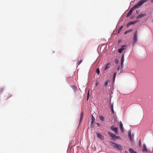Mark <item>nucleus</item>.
Segmentation results:
<instances>
[{
	"instance_id": "1",
	"label": "nucleus",
	"mask_w": 153,
	"mask_h": 153,
	"mask_svg": "<svg viewBox=\"0 0 153 153\" xmlns=\"http://www.w3.org/2000/svg\"><path fill=\"white\" fill-rule=\"evenodd\" d=\"M111 143L112 144L111 146L115 149L120 151H122L123 149L122 146L120 145L117 144L113 142H111Z\"/></svg>"
},
{
	"instance_id": "2",
	"label": "nucleus",
	"mask_w": 153,
	"mask_h": 153,
	"mask_svg": "<svg viewBox=\"0 0 153 153\" xmlns=\"http://www.w3.org/2000/svg\"><path fill=\"white\" fill-rule=\"evenodd\" d=\"M137 8V7L136 5H134L133 7H132V8L130 10L129 12L127 14L126 17H129L132 14L133 11L135 10V9Z\"/></svg>"
},
{
	"instance_id": "3",
	"label": "nucleus",
	"mask_w": 153,
	"mask_h": 153,
	"mask_svg": "<svg viewBox=\"0 0 153 153\" xmlns=\"http://www.w3.org/2000/svg\"><path fill=\"white\" fill-rule=\"evenodd\" d=\"M137 41V31L136 30L134 35V37L133 39L132 44L133 45Z\"/></svg>"
},
{
	"instance_id": "4",
	"label": "nucleus",
	"mask_w": 153,
	"mask_h": 153,
	"mask_svg": "<svg viewBox=\"0 0 153 153\" xmlns=\"http://www.w3.org/2000/svg\"><path fill=\"white\" fill-rule=\"evenodd\" d=\"M148 0H140L137 4L135 5L137 7V8L140 6H141L143 3L146 2Z\"/></svg>"
},
{
	"instance_id": "5",
	"label": "nucleus",
	"mask_w": 153,
	"mask_h": 153,
	"mask_svg": "<svg viewBox=\"0 0 153 153\" xmlns=\"http://www.w3.org/2000/svg\"><path fill=\"white\" fill-rule=\"evenodd\" d=\"M108 134L111 137V139L112 140L115 139L116 136L114 134L112 133L110 131L108 132Z\"/></svg>"
},
{
	"instance_id": "6",
	"label": "nucleus",
	"mask_w": 153,
	"mask_h": 153,
	"mask_svg": "<svg viewBox=\"0 0 153 153\" xmlns=\"http://www.w3.org/2000/svg\"><path fill=\"white\" fill-rule=\"evenodd\" d=\"M128 136L130 140L131 141L132 140V137H133V135H131V131L130 130L128 131Z\"/></svg>"
},
{
	"instance_id": "7",
	"label": "nucleus",
	"mask_w": 153,
	"mask_h": 153,
	"mask_svg": "<svg viewBox=\"0 0 153 153\" xmlns=\"http://www.w3.org/2000/svg\"><path fill=\"white\" fill-rule=\"evenodd\" d=\"M146 16L145 13H140L137 17V19H140Z\"/></svg>"
},
{
	"instance_id": "8",
	"label": "nucleus",
	"mask_w": 153,
	"mask_h": 153,
	"mask_svg": "<svg viewBox=\"0 0 153 153\" xmlns=\"http://www.w3.org/2000/svg\"><path fill=\"white\" fill-rule=\"evenodd\" d=\"M137 21H134L132 22H130L128 23L126 25V27H128L130 25H131V24H134L136 23H137Z\"/></svg>"
},
{
	"instance_id": "9",
	"label": "nucleus",
	"mask_w": 153,
	"mask_h": 153,
	"mask_svg": "<svg viewBox=\"0 0 153 153\" xmlns=\"http://www.w3.org/2000/svg\"><path fill=\"white\" fill-rule=\"evenodd\" d=\"M142 151L143 152L147 151V149L146 145L144 143L143 144V148L142 149Z\"/></svg>"
},
{
	"instance_id": "10",
	"label": "nucleus",
	"mask_w": 153,
	"mask_h": 153,
	"mask_svg": "<svg viewBox=\"0 0 153 153\" xmlns=\"http://www.w3.org/2000/svg\"><path fill=\"white\" fill-rule=\"evenodd\" d=\"M97 137L103 140L104 138V137H103L101 134L99 133H97Z\"/></svg>"
},
{
	"instance_id": "11",
	"label": "nucleus",
	"mask_w": 153,
	"mask_h": 153,
	"mask_svg": "<svg viewBox=\"0 0 153 153\" xmlns=\"http://www.w3.org/2000/svg\"><path fill=\"white\" fill-rule=\"evenodd\" d=\"M111 128L115 132H117L118 131V128L116 127H114V126H112L111 127Z\"/></svg>"
},
{
	"instance_id": "12",
	"label": "nucleus",
	"mask_w": 153,
	"mask_h": 153,
	"mask_svg": "<svg viewBox=\"0 0 153 153\" xmlns=\"http://www.w3.org/2000/svg\"><path fill=\"white\" fill-rule=\"evenodd\" d=\"M83 111H82L81 112L80 114V122H81L82 120L83 117Z\"/></svg>"
},
{
	"instance_id": "13",
	"label": "nucleus",
	"mask_w": 153,
	"mask_h": 153,
	"mask_svg": "<svg viewBox=\"0 0 153 153\" xmlns=\"http://www.w3.org/2000/svg\"><path fill=\"white\" fill-rule=\"evenodd\" d=\"M120 130L121 131H123V123L122 122L120 121Z\"/></svg>"
},
{
	"instance_id": "14",
	"label": "nucleus",
	"mask_w": 153,
	"mask_h": 153,
	"mask_svg": "<svg viewBox=\"0 0 153 153\" xmlns=\"http://www.w3.org/2000/svg\"><path fill=\"white\" fill-rule=\"evenodd\" d=\"M124 55H123L122 57H121V67H122V66H123V63L124 62Z\"/></svg>"
},
{
	"instance_id": "15",
	"label": "nucleus",
	"mask_w": 153,
	"mask_h": 153,
	"mask_svg": "<svg viewBox=\"0 0 153 153\" xmlns=\"http://www.w3.org/2000/svg\"><path fill=\"white\" fill-rule=\"evenodd\" d=\"M110 64L109 63L106 64L105 70H106V69H108L110 67Z\"/></svg>"
},
{
	"instance_id": "16",
	"label": "nucleus",
	"mask_w": 153,
	"mask_h": 153,
	"mask_svg": "<svg viewBox=\"0 0 153 153\" xmlns=\"http://www.w3.org/2000/svg\"><path fill=\"white\" fill-rule=\"evenodd\" d=\"M72 88L74 90V91H76L77 90V87L75 85H72Z\"/></svg>"
},
{
	"instance_id": "17",
	"label": "nucleus",
	"mask_w": 153,
	"mask_h": 153,
	"mask_svg": "<svg viewBox=\"0 0 153 153\" xmlns=\"http://www.w3.org/2000/svg\"><path fill=\"white\" fill-rule=\"evenodd\" d=\"M126 45H123L121 46V49H122L123 51L124 50H126Z\"/></svg>"
},
{
	"instance_id": "18",
	"label": "nucleus",
	"mask_w": 153,
	"mask_h": 153,
	"mask_svg": "<svg viewBox=\"0 0 153 153\" xmlns=\"http://www.w3.org/2000/svg\"><path fill=\"white\" fill-rule=\"evenodd\" d=\"M99 118L100 120L102 121H103L105 119L104 117L102 116H100L99 117Z\"/></svg>"
},
{
	"instance_id": "19",
	"label": "nucleus",
	"mask_w": 153,
	"mask_h": 153,
	"mask_svg": "<svg viewBox=\"0 0 153 153\" xmlns=\"http://www.w3.org/2000/svg\"><path fill=\"white\" fill-rule=\"evenodd\" d=\"M132 31V30L131 29H130L129 30H127L124 33V34H126L127 33H129V32H131Z\"/></svg>"
},
{
	"instance_id": "20",
	"label": "nucleus",
	"mask_w": 153,
	"mask_h": 153,
	"mask_svg": "<svg viewBox=\"0 0 153 153\" xmlns=\"http://www.w3.org/2000/svg\"><path fill=\"white\" fill-rule=\"evenodd\" d=\"M95 120V118L92 115L91 116V123L92 124Z\"/></svg>"
},
{
	"instance_id": "21",
	"label": "nucleus",
	"mask_w": 153,
	"mask_h": 153,
	"mask_svg": "<svg viewBox=\"0 0 153 153\" xmlns=\"http://www.w3.org/2000/svg\"><path fill=\"white\" fill-rule=\"evenodd\" d=\"M116 74H117V73H116V72H115L114 73V74H113V81H114V80H115V77H116Z\"/></svg>"
},
{
	"instance_id": "22",
	"label": "nucleus",
	"mask_w": 153,
	"mask_h": 153,
	"mask_svg": "<svg viewBox=\"0 0 153 153\" xmlns=\"http://www.w3.org/2000/svg\"><path fill=\"white\" fill-rule=\"evenodd\" d=\"M123 27V26H121L119 28V30L118 32V33H119L122 30V29Z\"/></svg>"
},
{
	"instance_id": "23",
	"label": "nucleus",
	"mask_w": 153,
	"mask_h": 153,
	"mask_svg": "<svg viewBox=\"0 0 153 153\" xmlns=\"http://www.w3.org/2000/svg\"><path fill=\"white\" fill-rule=\"evenodd\" d=\"M123 51L122 50V49L120 48L119 49H118V52L119 53H121Z\"/></svg>"
},
{
	"instance_id": "24",
	"label": "nucleus",
	"mask_w": 153,
	"mask_h": 153,
	"mask_svg": "<svg viewBox=\"0 0 153 153\" xmlns=\"http://www.w3.org/2000/svg\"><path fill=\"white\" fill-rule=\"evenodd\" d=\"M96 72L97 73V74L98 75L99 74L100 71L99 69V68H97L96 69Z\"/></svg>"
},
{
	"instance_id": "25",
	"label": "nucleus",
	"mask_w": 153,
	"mask_h": 153,
	"mask_svg": "<svg viewBox=\"0 0 153 153\" xmlns=\"http://www.w3.org/2000/svg\"><path fill=\"white\" fill-rule=\"evenodd\" d=\"M139 146H141V139H140L139 140Z\"/></svg>"
},
{
	"instance_id": "26",
	"label": "nucleus",
	"mask_w": 153,
	"mask_h": 153,
	"mask_svg": "<svg viewBox=\"0 0 153 153\" xmlns=\"http://www.w3.org/2000/svg\"><path fill=\"white\" fill-rule=\"evenodd\" d=\"M99 85V84L98 83V82L97 81V80H96V84H95V85L96 86H97L98 85Z\"/></svg>"
},
{
	"instance_id": "27",
	"label": "nucleus",
	"mask_w": 153,
	"mask_h": 153,
	"mask_svg": "<svg viewBox=\"0 0 153 153\" xmlns=\"http://www.w3.org/2000/svg\"><path fill=\"white\" fill-rule=\"evenodd\" d=\"M111 109H113V103H112L111 104Z\"/></svg>"
},
{
	"instance_id": "28",
	"label": "nucleus",
	"mask_w": 153,
	"mask_h": 153,
	"mask_svg": "<svg viewBox=\"0 0 153 153\" xmlns=\"http://www.w3.org/2000/svg\"><path fill=\"white\" fill-rule=\"evenodd\" d=\"M82 62V60H81L80 61H79L78 63V65H79Z\"/></svg>"
},
{
	"instance_id": "29",
	"label": "nucleus",
	"mask_w": 153,
	"mask_h": 153,
	"mask_svg": "<svg viewBox=\"0 0 153 153\" xmlns=\"http://www.w3.org/2000/svg\"><path fill=\"white\" fill-rule=\"evenodd\" d=\"M3 89L2 88H0V93H1L3 91Z\"/></svg>"
},
{
	"instance_id": "30",
	"label": "nucleus",
	"mask_w": 153,
	"mask_h": 153,
	"mask_svg": "<svg viewBox=\"0 0 153 153\" xmlns=\"http://www.w3.org/2000/svg\"><path fill=\"white\" fill-rule=\"evenodd\" d=\"M107 82H105L104 83V85L105 86H106L107 85Z\"/></svg>"
},
{
	"instance_id": "31",
	"label": "nucleus",
	"mask_w": 153,
	"mask_h": 153,
	"mask_svg": "<svg viewBox=\"0 0 153 153\" xmlns=\"http://www.w3.org/2000/svg\"><path fill=\"white\" fill-rule=\"evenodd\" d=\"M119 62V61H118V59H116L115 60V62L117 63V64Z\"/></svg>"
},
{
	"instance_id": "32",
	"label": "nucleus",
	"mask_w": 153,
	"mask_h": 153,
	"mask_svg": "<svg viewBox=\"0 0 153 153\" xmlns=\"http://www.w3.org/2000/svg\"><path fill=\"white\" fill-rule=\"evenodd\" d=\"M120 138V137L119 136H116V137L115 139H119Z\"/></svg>"
},
{
	"instance_id": "33",
	"label": "nucleus",
	"mask_w": 153,
	"mask_h": 153,
	"mask_svg": "<svg viewBox=\"0 0 153 153\" xmlns=\"http://www.w3.org/2000/svg\"><path fill=\"white\" fill-rule=\"evenodd\" d=\"M111 111L113 113H114V109H111Z\"/></svg>"
},
{
	"instance_id": "34",
	"label": "nucleus",
	"mask_w": 153,
	"mask_h": 153,
	"mask_svg": "<svg viewBox=\"0 0 153 153\" xmlns=\"http://www.w3.org/2000/svg\"><path fill=\"white\" fill-rule=\"evenodd\" d=\"M120 66H119L118 67V68H117V71H119V69H120Z\"/></svg>"
},
{
	"instance_id": "35",
	"label": "nucleus",
	"mask_w": 153,
	"mask_h": 153,
	"mask_svg": "<svg viewBox=\"0 0 153 153\" xmlns=\"http://www.w3.org/2000/svg\"><path fill=\"white\" fill-rule=\"evenodd\" d=\"M89 96V93H88V97H87V99H88Z\"/></svg>"
},
{
	"instance_id": "36",
	"label": "nucleus",
	"mask_w": 153,
	"mask_h": 153,
	"mask_svg": "<svg viewBox=\"0 0 153 153\" xmlns=\"http://www.w3.org/2000/svg\"><path fill=\"white\" fill-rule=\"evenodd\" d=\"M151 2L152 3H153V0H152L151 1Z\"/></svg>"
},
{
	"instance_id": "37",
	"label": "nucleus",
	"mask_w": 153,
	"mask_h": 153,
	"mask_svg": "<svg viewBox=\"0 0 153 153\" xmlns=\"http://www.w3.org/2000/svg\"><path fill=\"white\" fill-rule=\"evenodd\" d=\"M11 95H10V96L9 97H11Z\"/></svg>"
},
{
	"instance_id": "38",
	"label": "nucleus",
	"mask_w": 153,
	"mask_h": 153,
	"mask_svg": "<svg viewBox=\"0 0 153 153\" xmlns=\"http://www.w3.org/2000/svg\"><path fill=\"white\" fill-rule=\"evenodd\" d=\"M125 153H127V151H125Z\"/></svg>"
},
{
	"instance_id": "39",
	"label": "nucleus",
	"mask_w": 153,
	"mask_h": 153,
	"mask_svg": "<svg viewBox=\"0 0 153 153\" xmlns=\"http://www.w3.org/2000/svg\"><path fill=\"white\" fill-rule=\"evenodd\" d=\"M152 22H153V20H152Z\"/></svg>"
},
{
	"instance_id": "40",
	"label": "nucleus",
	"mask_w": 153,
	"mask_h": 153,
	"mask_svg": "<svg viewBox=\"0 0 153 153\" xmlns=\"http://www.w3.org/2000/svg\"><path fill=\"white\" fill-rule=\"evenodd\" d=\"M98 126H99V124H98Z\"/></svg>"
}]
</instances>
